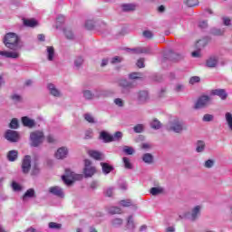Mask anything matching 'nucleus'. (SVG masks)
I'll return each mask as SVG.
<instances>
[{
  "label": "nucleus",
  "mask_w": 232,
  "mask_h": 232,
  "mask_svg": "<svg viewBox=\"0 0 232 232\" xmlns=\"http://www.w3.org/2000/svg\"><path fill=\"white\" fill-rule=\"evenodd\" d=\"M94 26H95V24L92 20H89L85 23V27L87 28V30H92Z\"/></svg>",
  "instance_id": "obj_49"
},
{
  "label": "nucleus",
  "mask_w": 232,
  "mask_h": 232,
  "mask_svg": "<svg viewBox=\"0 0 232 232\" xmlns=\"http://www.w3.org/2000/svg\"><path fill=\"white\" fill-rule=\"evenodd\" d=\"M120 204L122 206V208H130V206H131V200L122 199L120 201Z\"/></svg>",
  "instance_id": "obj_44"
},
{
  "label": "nucleus",
  "mask_w": 232,
  "mask_h": 232,
  "mask_svg": "<svg viewBox=\"0 0 232 232\" xmlns=\"http://www.w3.org/2000/svg\"><path fill=\"white\" fill-rule=\"evenodd\" d=\"M37 197L35 195V189L34 188H29L25 191V193L22 197V200H26V198H35Z\"/></svg>",
  "instance_id": "obj_16"
},
{
  "label": "nucleus",
  "mask_w": 232,
  "mask_h": 232,
  "mask_svg": "<svg viewBox=\"0 0 232 232\" xmlns=\"http://www.w3.org/2000/svg\"><path fill=\"white\" fill-rule=\"evenodd\" d=\"M82 63H84V60L82 59V57H78L74 61V64H75L76 68H80L82 66Z\"/></svg>",
  "instance_id": "obj_47"
},
{
  "label": "nucleus",
  "mask_w": 232,
  "mask_h": 232,
  "mask_svg": "<svg viewBox=\"0 0 232 232\" xmlns=\"http://www.w3.org/2000/svg\"><path fill=\"white\" fill-rule=\"evenodd\" d=\"M47 142H49V144H53V142H55V138L52 135L47 136Z\"/></svg>",
  "instance_id": "obj_62"
},
{
  "label": "nucleus",
  "mask_w": 232,
  "mask_h": 232,
  "mask_svg": "<svg viewBox=\"0 0 232 232\" xmlns=\"http://www.w3.org/2000/svg\"><path fill=\"white\" fill-rule=\"evenodd\" d=\"M211 95H217L221 101H226L227 99V92L225 89H215L211 91Z\"/></svg>",
  "instance_id": "obj_9"
},
{
  "label": "nucleus",
  "mask_w": 232,
  "mask_h": 232,
  "mask_svg": "<svg viewBox=\"0 0 232 232\" xmlns=\"http://www.w3.org/2000/svg\"><path fill=\"white\" fill-rule=\"evenodd\" d=\"M196 82H200V77L193 76L189 80V84H195Z\"/></svg>",
  "instance_id": "obj_54"
},
{
  "label": "nucleus",
  "mask_w": 232,
  "mask_h": 232,
  "mask_svg": "<svg viewBox=\"0 0 232 232\" xmlns=\"http://www.w3.org/2000/svg\"><path fill=\"white\" fill-rule=\"evenodd\" d=\"M198 215H200V206H196L191 213V220L195 221V219L198 218Z\"/></svg>",
  "instance_id": "obj_24"
},
{
  "label": "nucleus",
  "mask_w": 232,
  "mask_h": 232,
  "mask_svg": "<svg viewBox=\"0 0 232 232\" xmlns=\"http://www.w3.org/2000/svg\"><path fill=\"white\" fill-rule=\"evenodd\" d=\"M71 176L72 177L73 180H82V175H81V174L72 173Z\"/></svg>",
  "instance_id": "obj_59"
},
{
  "label": "nucleus",
  "mask_w": 232,
  "mask_h": 232,
  "mask_svg": "<svg viewBox=\"0 0 232 232\" xmlns=\"http://www.w3.org/2000/svg\"><path fill=\"white\" fill-rule=\"evenodd\" d=\"M224 33H225L224 29L214 28L211 30L212 35L220 36V35H224Z\"/></svg>",
  "instance_id": "obj_37"
},
{
  "label": "nucleus",
  "mask_w": 232,
  "mask_h": 232,
  "mask_svg": "<svg viewBox=\"0 0 232 232\" xmlns=\"http://www.w3.org/2000/svg\"><path fill=\"white\" fill-rule=\"evenodd\" d=\"M41 169H39V164L34 163L31 169V175L33 177H35L36 175H39Z\"/></svg>",
  "instance_id": "obj_28"
},
{
  "label": "nucleus",
  "mask_w": 232,
  "mask_h": 232,
  "mask_svg": "<svg viewBox=\"0 0 232 232\" xmlns=\"http://www.w3.org/2000/svg\"><path fill=\"white\" fill-rule=\"evenodd\" d=\"M148 97H149L148 92L146 91H140L138 92V101L140 102H146V101H148Z\"/></svg>",
  "instance_id": "obj_22"
},
{
  "label": "nucleus",
  "mask_w": 232,
  "mask_h": 232,
  "mask_svg": "<svg viewBox=\"0 0 232 232\" xmlns=\"http://www.w3.org/2000/svg\"><path fill=\"white\" fill-rule=\"evenodd\" d=\"M118 85L121 88V93H130V90H133L135 88V85L131 82H128V80H120L118 82Z\"/></svg>",
  "instance_id": "obj_4"
},
{
  "label": "nucleus",
  "mask_w": 232,
  "mask_h": 232,
  "mask_svg": "<svg viewBox=\"0 0 232 232\" xmlns=\"http://www.w3.org/2000/svg\"><path fill=\"white\" fill-rule=\"evenodd\" d=\"M163 189L161 188L153 187L150 188V193L155 197L157 195H160Z\"/></svg>",
  "instance_id": "obj_35"
},
{
  "label": "nucleus",
  "mask_w": 232,
  "mask_h": 232,
  "mask_svg": "<svg viewBox=\"0 0 232 232\" xmlns=\"http://www.w3.org/2000/svg\"><path fill=\"white\" fill-rule=\"evenodd\" d=\"M185 4L187 5V6H189L191 8L198 5V0H186Z\"/></svg>",
  "instance_id": "obj_42"
},
{
  "label": "nucleus",
  "mask_w": 232,
  "mask_h": 232,
  "mask_svg": "<svg viewBox=\"0 0 232 232\" xmlns=\"http://www.w3.org/2000/svg\"><path fill=\"white\" fill-rule=\"evenodd\" d=\"M55 55V49L53 46L47 47V59L48 61H53V56Z\"/></svg>",
  "instance_id": "obj_25"
},
{
  "label": "nucleus",
  "mask_w": 232,
  "mask_h": 232,
  "mask_svg": "<svg viewBox=\"0 0 232 232\" xmlns=\"http://www.w3.org/2000/svg\"><path fill=\"white\" fill-rule=\"evenodd\" d=\"M122 160H123L124 168L126 169H131V168H133V166L131 165V162H130V159L129 158L124 157L122 159Z\"/></svg>",
  "instance_id": "obj_36"
},
{
  "label": "nucleus",
  "mask_w": 232,
  "mask_h": 232,
  "mask_svg": "<svg viewBox=\"0 0 232 232\" xmlns=\"http://www.w3.org/2000/svg\"><path fill=\"white\" fill-rule=\"evenodd\" d=\"M114 103L116 104V106H119L120 108H122V106H124V102H122V99L121 98H116L114 100Z\"/></svg>",
  "instance_id": "obj_53"
},
{
  "label": "nucleus",
  "mask_w": 232,
  "mask_h": 232,
  "mask_svg": "<svg viewBox=\"0 0 232 232\" xmlns=\"http://www.w3.org/2000/svg\"><path fill=\"white\" fill-rule=\"evenodd\" d=\"M84 166L85 168L83 169V175H85L86 178L93 177L97 170L95 167H92V160H85Z\"/></svg>",
  "instance_id": "obj_6"
},
{
  "label": "nucleus",
  "mask_w": 232,
  "mask_h": 232,
  "mask_svg": "<svg viewBox=\"0 0 232 232\" xmlns=\"http://www.w3.org/2000/svg\"><path fill=\"white\" fill-rule=\"evenodd\" d=\"M218 63V59H217V57L212 56L209 59L207 60V66L208 68H215V66H217V64Z\"/></svg>",
  "instance_id": "obj_21"
},
{
  "label": "nucleus",
  "mask_w": 232,
  "mask_h": 232,
  "mask_svg": "<svg viewBox=\"0 0 232 232\" xmlns=\"http://www.w3.org/2000/svg\"><path fill=\"white\" fill-rule=\"evenodd\" d=\"M84 119L85 121H87V122H90L91 124L95 123V119L90 113L84 114Z\"/></svg>",
  "instance_id": "obj_43"
},
{
  "label": "nucleus",
  "mask_w": 232,
  "mask_h": 232,
  "mask_svg": "<svg viewBox=\"0 0 232 232\" xmlns=\"http://www.w3.org/2000/svg\"><path fill=\"white\" fill-rule=\"evenodd\" d=\"M14 102H23V97L19 94H13L10 96Z\"/></svg>",
  "instance_id": "obj_40"
},
{
  "label": "nucleus",
  "mask_w": 232,
  "mask_h": 232,
  "mask_svg": "<svg viewBox=\"0 0 232 232\" xmlns=\"http://www.w3.org/2000/svg\"><path fill=\"white\" fill-rule=\"evenodd\" d=\"M62 179L67 186H72V184H73V180L68 179V176H62Z\"/></svg>",
  "instance_id": "obj_48"
},
{
  "label": "nucleus",
  "mask_w": 232,
  "mask_h": 232,
  "mask_svg": "<svg viewBox=\"0 0 232 232\" xmlns=\"http://www.w3.org/2000/svg\"><path fill=\"white\" fill-rule=\"evenodd\" d=\"M22 124L26 128H34L35 126V121L27 116L22 117Z\"/></svg>",
  "instance_id": "obj_12"
},
{
  "label": "nucleus",
  "mask_w": 232,
  "mask_h": 232,
  "mask_svg": "<svg viewBox=\"0 0 232 232\" xmlns=\"http://www.w3.org/2000/svg\"><path fill=\"white\" fill-rule=\"evenodd\" d=\"M150 126L153 130H160V128L162 126V123H160L159 120L154 119L150 123Z\"/></svg>",
  "instance_id": "obj_32"
},
{
  "label": "nucleus",
  "mask_w": 232,
  "mask_h": 232,
  "mask_svg": "<svg viewBox=\"0 0 232 232\" xmlns=\"http://www.w3.org/2000/svg\"><path fill=\"white\" fill-rule=\"evenodd\" d=\"M114 140H119V139H122V132L117 131L113 136Z\"/></svg>",
  "instance_id": "obj_58"
},
{
  "label": "nucleus",
  "mask_w": 232,
  "mask_h": 232,
  "mask_svg": "<svg viewBox=\"0 0 232 232\" xmlns=\"http://www.w3.org/2000/svg\"><path fill=\"white\" fill-rule=\"evenodd\" d=\"M4 44L9 50H21L23 44L21 38L15 33H7L4 37Z\"/></svg>",
  "instance_id": "obj_1"
},
{
  "label": "nucleus",
  "mask_w": 232,
  "mask_h": 232,
  "mask_svg": "<svg viewBox=\"0 0 232 232\" xmlns=\"http://www.w3.org/2000/svg\"><path fill=\"white\" fill-rule=\"evenodd\" d=\"M135 133H142L144 131V125L143 124H137L133 128Z\"/></svg>",
  "instance_id": "obj_41"
},
{
  "label": "nucleus",
  "mask_w": 232,
  "mask_h": 232,
  "mask_svg": "<svg viewBox=\"0 0 232 232\" xmlns=\"http://www.w3.org/2000/svg\"><path fill=\"white\" fill-rule=\"evenodd\" d=\"M5 137L9 142H18L20 139L19 132L12 130H8L5 132Z\"/></svg>",
  "instance_id": "obj_7"
},
{
  "label": "nucleus",
  "mask_w": 232,
  "mask_h": 232,
  "mask_svg": "<svg viewBox=\"0 0 232 232\" xmlns=\"http://www.w3.org/2000/svg\"><path fill=\"white\" fill-rule=\"evenodd\" d=\"M0 55H2V57H6L7 59H19V57L21 56V54L19 53V52H17V50H14L12 51H0Z\"/></svg>",
  "instance_id": "obj_8"
},
{
  "label": "nucleus",
  "mask_w": 232,
  "mask_h": 232,
  "mask_svg": "<svg viewBox=\"0 0 232 232\" xmlns=\"http://www.w3.org/2000/svg\"><path fill=\"white\" fill-rule=\"evenodd\" d=\"M48 90L53 97H61V92H59L53 83L48 84Z\"/></svg>",
  "instance_id": "obj_18"
},
{
  "label": "nucleus",
  "mask_w": 232,
  "mask_h": 232,
  "mask_svg": "<svg viewBox=\"0 0 232 232\" xmlns=\"http://www.w3.org/2000/svg\"><path fill=\"white\" fill-rule=\"evenodd\" d=\"M199 28H208V21H202L199 23Z\"/></svg>",
  "instance_id": "obj_64"
},
{
  "label": "nucleus",
  "mask_w": 232,
  "mask_h": 232,
  "mask_svg": "<svg viewBox=\"0 0 232 232\" xmlns=\"http://www.w3.org/2000/svg\"><path fill=\"white\" fill-rule=\"evenodd\" d=\"M101 166H102V169L105 175H108L109 173H111V171H113V166H111L108 163L102 162Z\"/></svg>",
  "instance_id": "obj_20"
},
{
  "label": "nucleus",
  "mask_w": 232,
  "mask_h": 232,
  "mask_svg": "<svg viewBox=\"0 0 232 232\" xmlns=\"http://www.w3.org/2000/svg\"><path fill=\"white\" fill-rule=\"evenodd\" d=\"M64 35L67 39H73V33L70 29H64Z\"/></svg>",
  "instance_id": "obj_45"
},
{
  "label": "nucleus",
  "mask_w": 232,
  "mask_h": 232,
  "mask_svg": "<svg viewBox=\"0 0 232 232\" xmlns=\"http://www.w3.org/2000/svg\"><path fill=\"white\" fill-rule=\"evenodd\" d=\"M215 164V161H213V160H208L207 161H205V168H213V165Z\"/></svg>",
  "instance_id": "obj_55"
},
{
  "label": "nucleus",
  "mask_w": 232,
  "mask_h": 232,
  "mask_svg": "<svg viewBox=\"0 0 232 232\" xmlns=\"http://www.w3.org/2000/svg\"><path fill=\"white\" fill-rule=\"evenodd\" d=\"M123 151L127 155H131L134 152L133 148H131V147H125Z\"/></svg>",
  "instance_id": "obj_56"
},
{
  "label": "nucleus",
  "mask_w": 232,
  "mask_h": 232,
  "mask_svg": "<svg viewBox=\"0 0 232 232\" xmlns=\"http://www.w3.org/2000/svg\"><path fill=\"white\" fill-rule=\"evenodd\" d=\"M203 121H204V122H211V121H213V115H211V114H205L203 116Z\"/></svg>",
  "instance_id": "obj_52"
},
{
  "label": "nucleus",
  "mask_w": 232,
  "mask_h": 232,
  "mask_svg": "<svg viewBox=\"0 0 232 232\" xmlns=\"http://www.w3.org/2000/svg\"><path fill=\"white\" fill-rule=\"evenodd\" d=\"M109 213L111 215H121V213H122V209L119 207H111L109 208Z\"/></svg>",
  "instance_id": "obj_29"
},
{
  "label": "nucleus",
  "mask_w": 232,
  "mask_h": 232,
  "mask_svg": "<svg viewBox=\"0 0 232 232\" xmlns=\"http://www.w3.org/2000/svg\"><path fill=\"white\" fill-rule=\"evenodd\" d=\"M142 35L145 39H153V32L150 30L143 31Z\"/></svg>",
  "instance_id": "obj_39"
},
{
  "label": "nucleus",
  "mask_w": 232,
  "mask_h": 232,
  "mask_svg": "<svg viewBox=\"0 0 232 232\" xmlns=\"http://www.w3.org/2000/svg\"><path fill=\"white\" fill-rule=\"evenodd\" d=\"M66 155H68V149L64 147H61L57 150L55 153V158L58 160L66 159Z\"/></svg>",
  "instance_id": "obj_11"
},
{
  "label": "nucleus",
  "mask_w": 232,
  "mask_h": 232,
  "mask_svg": "<svg viewBox=\"0 0 232 232\" xmlns=\"http://www.w3.org/2000/svg\"><path fill=\"white\" fill-rule=\"evenodd\" d=\"M100 139H102L104 142H113L115 140V138H113L112 135H110L106 131H102L100 134Z\"/></svg>",
  "instance_id": "obj_15"
},
{
  "label": "nucleus",
  "mask_w": 232,
  "mask_h": 232,
  "mask_svg": "<svg viewBox=\"0 0 232 232\" xmlns=\"http://www.w3.org/2000/svg\"><path fill=\"white\" fill-rule=\"evenodd\" d=\"M50 229H61V224H57L55 222L49 223Z\"/></svg>",
  "instance_id": "obj_50"
},
{
  "label": "nucleus",
  "mask_w": 232,
  "mask_h": 232,
  "mask_svg": "<svg viewBox=\"0 0 232 232\" xmlns=\"http://www.w3.org/2000/svg\"><path fill=\"white\" fill-rule=\"evenodd\" d=\"M92 135H93V130H88L85 131V139L86 140L92 139Z\"/></svg>",
  "instance_id": "obj_57"
},
{
  "label": "nucleus",
  "mask_w": 232,
  "mask_h": 232,
  "mask_svg": "<svg viewBox=\"0 0 232 232\" xmlns=\"http://www.w3.org/2000/svg\"><path fill=\"white\" fill-rule=\"evenodd\" d=\"M24 24L29 26V28H34V26H37V21L35 19H24Z\"/></svg>",
  "instance_id": "obj_23"
},
{
  "label": "nucleus",
  "mask_w": 232,
  "mask_h": 232,
  "mask_svg": "<svg viewBox=\"0 0 232 232\" xmlns=\"http://www.w3.org/2000/svg\"><path fill=\"white\" fill-rule=\"evenodd\" d=\"M209 104H211V97L203 95L197 100L194 108L195 110H200L206 108V106H209Z\"/></svg>",
  "instance_id": "obj_3"
},
{
  "label": "nucleus",
  "mask_w": 232,
  "mask_h": 232,
  "mask_svg": "<svg viewBox=\"0 0 232 232\" xmlns=\"http://www.w3.org/2000/svg\"><path fill=\"white\" fill-rule=\"evenodd\" d=\"M121 61H122V60L121 59V57L116 56V57L112 58L111 63H112V64H115L116 63H121Z\"/></svg>",
  "instance_id": "obj_63"
},
{
  "label": "nucleus",
  "mask_w": 232,
  "mask_h": 232,
  "mask_svg": "<svg viewBox=\"0 0 232 232\" xmlns=\"http://www.w3.org/2000/svg\"><path fill=\"white\" fill-rule=\"evenodd\" d=\"M170 130L175 131V133H180L183 130L182 122L179 121H174L170 126Z\"/></svg>",
  "instance_id": "obj_13"
},
{
  "label": "nucleus",
  "mask_w": 232,
  "mask_h": 232,
  "mask_svg": "<svg viewBox=\"0 0 232 232\" xmlns=\"http://www.w3.org/2000/svg\"><path fill=\"white\" fill-rule=\"evenodd\" d=\"M21 168L22 173H24V175H28V173H30V169H32V157L29 155L24 156L22 160Z\"/></svg>",
  "instance_id": "obj_5"
},
{
  "label": "nucleus",
  "mask_w": 232,
  "mask_h": 232,
  "mask_svg": "<svg viewBox=\"0 0 232 232\" xmlns=\"http://www.w3.org/2000/svg\"><path fill=\"white\" fill-rule=\"evenodd\" d=\"M49 193H51V195H54L55 197H60L61 198L64 197V192H63V188H61L59 186L49 188Z\"/></svg>",
  "instance_id": "obj_10"
},
{
  "label": "nucleus",
  "mask_w": 232,
  "mask_h": 232,
  "mask_svg": "<svg viewBox=\"0 0 232 232\" xmlns=\"http://www.w3.org/2000/svg\"><path fill=\"white\" fill-rule=\"evenodd\" d=\"M31 146L37 148L40 144H43L44 134L41 130H35L30 134Z\"/></svg>",
  "instance_id": "obj_2"
},
{
  "label": "nucleus",
  "mask_w": 232,
  "mask_h": 232,
  "mask_svg": "<svg viewBox=\"0 0 232 232\" xmlns=\"http://www.w3.org/2000/svg\"><path fill=\"white\" fill-rule=\"evenodd\" d=\"M83 97L87 99L88 101L93 99V93H92L91 91H84L83 92Z\"/></svg>",
  "instance_id": "obj_46"
},
{
  "label": "nucleus",
  "mask_w": 232,
  "mask_h": 232,
  "mask_svg": "<svg viewBox=\"0 0 232 232\" xmlns=\"http://www.w3.org/2000/svg\"><path fill=\"white\" fill-rule=\"evenodd\" d=\"M130 50V52H133L134 53H148V50L146 49H142L140 47H138V48H134V49H128Z\"/></svg>",
  "instance_id": "obj_38"
},
{
  "label": "nucleus",
  "mask_w": 232,
  "mask_h": 232,
  "mask_svg": "<svg viewBox=\"0 0 232 232\" xmlns=\"http://www.w3.org/2000/svg\"><path fill=\"white\" fill-rule=\"evenodd\" d=\"M143 75L141 72H131L129 74V79H130V81H135L137 79H142Z\"/></svg>",
  "instance_id": "obj_30"
},
{
  "label": "nucleus",
  "mask_w": 232,
  "mask_h": 232,
  "mask_svg": "<svg viewBox=\"0 0 232 232\" xmlns=\"http://www.w3.org/2000/svg\"><path fill=\"white\" fill-rule=\"evenodd\" d=\"M122 12H135L137 5L135 4H123L121 5Z\"/></svg>",
  "instance_id": "obj_17"
},
{
  "label": "nucleus",
  "mask_w": 232,
  "mask_h": 232,
  "mask_svg": "<svg viewBox=\"0 0 232 232\" xmlns=\"http://www.w3.org/2000/svg\"><path fill=\"white\" fill-rule=\"evenodd\" d=\"M9 128H11V130H17V128H19V121H17V119L14 118L11 122L9 123Z\"/></svg>",
  "instance_id": "obj_33"
},
{
  "label": "nucleus",
  "mask_w": 232,
  "mask_h": 232,
  "mask_svg": "<svg viewBox=\"0 0 232 232\" xmlns=\"http://www.w3.org/2000/svg\"><path fill=\"white\" fill-rule=\"evenodd\" d=\"M205 148H206V143H204V141L202 140H198L197 143L196 151H198V153H201V151H204Z\"/></svg>",
  "instance_id": "obj_31"
},
{
  "label": "nucleus",
  "mask_w": 232,
  "mask_h": 232,
  "mask_svg": "<svg viewBox=\"0 0 232 232\" xmlns=\"http://www.w3.org/2000/svg\"><path fill=\"white\" fill-rule=\"evenodd\" d=\"M226 121L227 122L229 130L232 131V114L230 112L226 113Z\"/></svg>",
  "instance_id": "obj_34"
},
{
  "label": "nucleus",
  "mask_w": 232,
  "mask_h": 232,
  "mask_svg": "<svg viewBox=\"0 0 232 232\" xmlns=\"http://www.w3.org/2000/svg\"><path fill=\"white\" fill-rule=\"evenodd\" d=\"M203 43L202 40H199L196 44V47L199 48L198 51H194L191 53L192 57H200V44Z\"/></svg>",
  "instance_id": "obj_27"
},
{
  "label": "nucleus",
  "mask_w": 232,
  "mask_h": 232,
  "mask_svg": "<svg viewBox=\"0 0 232 232\" xmlns=\"http://www.w3.org/2000/svg\"><path fill=\"white\" fill-rule=\"evenodd\" d=\"M142 160L143 162H145V164H152L153 155H151L150 153H145L142 157Z\"/></svg>",
  "instance_id": "obj_26"
},
{
  "label": "nucleus",
  "mask_w": 232,
  "mask_h": 232,
  "mask_svg": "<svg viewBox=\"0 0 232 232\" xmlns=\"http://www.w3.org/2000/svg\"><path fill=\"white\" fill-rule=\"evenodd\" d=\"M18 155L19 152L17 150H10L7 153V159L10 162H15V160H17Z\"/></svg>",
  "instance_id": "obj_19"
},
{
  "label": "nucleus",
  "mask_w": 232,
  "mask_h": 232,
  "mask_svg": "<svg viewBox=\"0 0 232 232\" xmlns=\"http://www.w3.org/2000/svg\"><path fill=\"white\" fill-rule=\"evenodd\" d=\"M88 155L94 160H102V154L99 150H89Z\"/></svg>",
  "instance_id": "obj_14"
},
{
  "label": "nucleus",
  "mask_w": 232,
  "mask_h": 232,
  "mask_svg": "<svg viewBox=\"0 0 232 232\" xmlns=\"http://www.w3.org/2000/svg\"><path fill=\"white\" fill-rule=\"evenodd\" d=\"M12 188H13L14 191H21V189H22L21 185H19L15 181H13Z\"/></svg>",
  "instance_id": "obj_51"
},
{
  "label": "nucleus",
  "mask_w": 232,
  "mask_h": 232,
  "mask_svg": "<svg viewBox=\"0 0 232 232\" xmlns=\"http://www.w3.org/2000/svg\"><path fill=\"white\" fill-rule=\"evenodd\" d=\"M121 224H122V219L121 218H116L112 221V226H121Z\"/></svg>",
  "instance_id": "obj_60"
},
{
  "label": "nucleus",
  "mask_w": 232,
  "mask_h": 232,
  "mask_svg": "<svg viewBox=\"0 0 232 232\" xmlns=\"http://www.w3.org/2000/svg\"><path fill=\"white\" fill-rule=\"evenodd\" d=\"M138 68H144V59H139L137 62Z\"/></svg>",
  "instance_id": "obj_61"
}]
</instances>
